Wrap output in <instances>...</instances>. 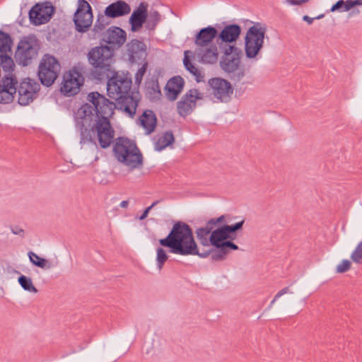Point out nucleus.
<instances>
[{
    "instance_id": "f257e3e1",
    "label": "nucleus",
    "mask_w": 362,
    "mask_h": 362,
    "mask_svg": "<svg viewBox=\"0 0 362 362\" xmlns=\"http://www.w3.org/2000/svg\"><path fill=\"white\" fill-rule=\"evenodd\" d=\"M140 92H107L108 96L119 95L117 103L110 101L100 92H88L87 100L92 103H85L74 113L76 127L80 131V143L95 142L96 134L100 146L108 148L113 142L115 130L110 119L115 108L133 117L140 98Z\"/></svg>"
},
{
    "instance_id": "f03ea898",
    "label": "nucleus",
    "mask_w": 362,
    "mask_h": 362,
    "mask_svg": "<svg viewBox=\"0 0 362 362\" xmlns=\"http://www.w3.org/2000/svg\"><path fill=\"white\" fill-rule=\"evenodd\" d=\"M158 243L162 247L169 248L170 253L182 256L199 255L192 228L182 221H175L168 235L160 239Z\"/></svg>"
},
{
    "instance_id": "7ed1b4c3",
    "label": "nucleus",
    "mask_w": 362,
    "mask_h": 362,
    "mask_svg": "<svg viewBox=\"0 0 362 362\" xmlns=\"http://www.w3.org/2000/svg\"><path fill=\"white\" fill-rule=\"evenodd\" d=\"M112 151L115 158L130 170L142 167L143 156L134 141L119 136L115 141Z\"/></svg>"
},
{
    "instance_id": "20e7f679",
    "label": "nucleus",
    "mask_w": 362,
    "mask_h": 362,
    "mask_svg": "<svg viewBox=\"0 0 362 362\" xmlns=\"http://www.w3.org/2000/svg\"><path fill=\"white\" fill-rule=\"evenodd\" d=\"M61 70V65L54 57L45 54L39 64L38 76L42 85L49 87L58 78Z\"/></svg>"
},
{
    "instance_id": "39448f33",
    "label": "nucleus",
    "mask_w": 362,
    "mask_h": 362,
    "mask_svg": "<svg viewBox=\"0 0 362 362\" xmlns=\"http://www.w3.org/2000/svg\"><path fill=\"white\" fill-rule=\"evenodd\" d=\"M265 28L257 23L249 28L245 37V53L247 57H255L264 42Z\"/></svg>"
},
{
    "instance_id": "423d86ee",
    "label": "nucleus",
    "mask_w": 362,
    "mask_h": 362,
    "mask_svg": "<svg viewBox=\"0 0 362 362\" xmlns=\"http://www.w3.org/2000/svg\"><path fill=\"white\" fill-rule=\"evenodd\" d=\"M37 50L36 40L31 37H25L18 45L15 59L18 64L28 66L37 57Z\"/></svg>"
},
{
    "instance_id": "0eeeda50",
    "label": "nucleus",
    "mask_w": 362,
    "mask_h": 362,
    "mask_svg": "<svg viewBox=\"0 0 362 362\" xmlns=\"http://www.w3.org/2000/svg\"><path fill=\"white\" fill-rule=\"evenodd\" d=\"M113 49L107 46L95 47L88 53V60L95 68L108 70L113 62Z\"/></svg>"
},
{
    "instance_id": "6e6552de",
    "label": "nucleus",
    "mask_w": 362,
    "mask_h": 362,
    "mask_svg": "<svg viewBox=\"0 0 362 362\" xmlns=\"http://www.w3.org/2000/svg\"><path fill=\"white\" fill-rule=\"evenodd\" d=\"M93 18L90 4L85 0H78V8L74 16L76 30L81 33L87 31L92 25Z\"/></svg>"
},
{
    "instance_id": "1a4fd4ad",
    "label": "nucleus",
    "mask_w": 362,
    "mask_h": 362,
    "mask_svg": "<svg viewBox=\"0 0 362 362\" xmlns=\"http://www.w3.org/2000/svg\"><path fill=\"white\" fill-rule=\"evenodd\" d=\"M212 242L214 244L211 246L214 247L215 249L202 252L199 251V255H197L201 258H206L210 255L213 261H223L226 259L230 250L239 249L238 246L232 241L215 240Z\"/></svg>"
},
{
    "instance_id": "9d476101",
    "label": "nucleus",
    "mask_w": 362,
    "mask_h": 362,
    "mask_svg": "<svg viewBox=\"0 0 362 362\" xmlns=\"http://www.w3.org/2000/svg\"><path fill=\"white\" fill-rule=\"evenodd\" d=\"M54 13V6L49 2L36 4L29 12L30 22L36 25L47 23Z\"/></svg>"
},
{
    "instance_id": "9b49d317",
    "label": "nucleus",
    "mask_w": 362,
    "mask_h": 362,
    "mask_svg": "<svg viewBox=\"0 0 362 362\" xmlns=\"http://www.w3.org/2000/svg\"><path fill=\"white\" fill-rule=\"evenodd\" d=\"M84 83V77L82 73L76 68H73L63 74L62 87L59 90H76Z\"/></svg>"
},
{
    "instance_id": "f8f14e48",
    "label": "nucleus",
    "mask_w": 362,
    "mask_h": 362,
    "mask_svg": "<svg viewBox=\"0 0 362 362\" xmlns=\"http://www.w3.org/2000/svg\"><path fill=\"white\" fill-rule=\"evenodd\" d=\"M187 92L180 101L177 103V112L180 117H186L190 115L196 107L197 100L202 98V93Z\"/></svg>"
},
{
    "instance_id": "ddd939ff",
    "label": "nucleus",
    "mask_w": 362,
    "mask_h": 362,
    "mask_svg": "<svg viewBox=\"0 0 362 362\" xmlns=\"http://www.w3.org/2000/svg\"><path fill=\"white\" fill-rule=\"evenodd\" d=\"M218 230V227L214 228L211 225H209V221H207L205 226L196 229L195 234L198 241L202 245L209 246L214 244L212 241L221 240Z\"/></svg>"
},
{
    "instance_id": "4468645a",
    "label": "nucleus",
    "mask_w": 362,
    "mask_h": 362,
    "mask_svg": "<svg viewBox=\"0 0 362 362\" xmlns=\"http://www.w3.org/2000/svg\"><path fill=\"white\" fill-rule=\"evenodd\" d=\"M148 17V4L141 2L139 6L132 12L129 18V23L131 30L133 32L139 31L144 23H146Z\"/></svg>"
},
{
    "instance_id": "2eb2a0df",
    "label": "nucleus",
    "mask_w": 362,
    "mask_h": 362,
    "mask_svg": "<svg viewBox=\"0 0 362 362\" xmlns=\"http://www.w3.org/2000/svg\"><path fill=\"white\" fill-rule=\"evenodd\" d=\"M127 40L126 32L116 26L110 28L105 35L104 41L114 47H120Z\"/></svg>"
},
{
    "instance_id": "dca6fc26",
    "label": "nucleus",
    "mask_w": 362,
    "mask_h": 362,
    "mask_svg": "<svg viewBox=\"0 0 362 362\" xmlns=\"http://www.w3.org/2000/svg\"><path fill=\"white\" fill-rule=\"evenodd\" d=\"M132 84L131 78L115 73L107 81V90H130Z\"/></svg>"
},
{
    "instance_id": "f3484780",
    "label": "nucleus",
    "mask_w": 362,
    "mask_h": 362,
    "mask_svg": "<svg viewBox=\"0 0 362 362\" xmlns=\"http://www.w3.org/2000/svg\"><path fill=\"white\" fill-rule=\"evenodd\" d=\"M194 54L200 62L205 64H215L218 59V52L216 45L196 48Z\"/></svg>"
},
{
    "instance_id": "a211bd4d",
    "label": "nucleus",
    "mask_w": 362,
    "mask_h": 362,
    "mask_svg": "<svg viewBox=\"0 0 362 362\" xmlns=\"http://www.w3.org/2000/svg\"><path fill=\"white\" fill-rule=\"evenodd\" d=\"M218 32L214 27L209 26L199 30L194 40L196 48L209 46L213 44V40L217 36Z\"/></svg>"
},
{
    "instance_id": "6ab92c4d",
    "label": "nucleus",
    "mask_w": 362,
    "mask_h": 362,
    "mask_svg": "<svg viewBox=\"0 0 362 362\" xmlns=\"http://www.w3.org/2000/svg\"><path fill=\"white\" fill-rule=\"evenodd\" d=\"M131 12L130 6L122 0H118L106 7L105 13L111 18L126 16Z\"/></svg>"
},
{
    "instance_id": "aec40b11",
    "label": "nucleus",
    "mask_w": 362,
    "mask_h": 362,
    "mask_svg": "<svg viewBox=\"0 0 362 362\" xmlns=\"http://www.w3.org/2000/svg\"><path fill=\"white\" fill-rule=\"evenodd\" d=\"M129 59L135 62L137 59H141L146 55V46L144 42L134 39L131 40L127 45Z\"/></svg>"
},
{
    "instance_id": "412c9836",
    "label": "nucleus",
    "mask_w": 362,
    "mask_h": 362,
    "mask_svg": "<svg viewBox=\"0 0 362 362\" xmlns=\"http://www.w3.org/2000/svg\"><path fill=\"white\" fill-rule=\"evenodd\" d=\"M140 125L145 129L147 134L154 132L157 118L153 110H146L139 117Z\"/></svg>"
},
{
    "instance_id": "4be33fe9",
    "label": "nucleus",
    "mask_w": 362,
    "mask_h": 362,
    "mask_svg": "<svg viewBox=\"0 0 362 362\" xmlns=\"http://www.w3.org/2000/svg\"><path fill=\"white\" fill-rule=\"evenodd\" d=\"M244 222L245 221L242 220L233 225L223 224L222 226H218V233L221 235V240L231 241L234 238L233 234L242 229Z\"/></svg>"
},
{
    "instance_id": "5701e85b",
    "label": "nucleus",
    "mask_w": 362,
    "mask_h": 362,
    "mask_svg": "<svg viewBox=\"0 0 362 362\" xmlns=\"http://www.w3.org/2000/svg\"><path fill=\"white\" fill-rule=\"evenodd\" d=\"M240 32V27L238 25H227L221 32L219 37L223 42H233L238 38Z\"/></svg>"
},
{
    "instance_id": "b1692460",
    "label": "nucleus",
    "mask_w": 362,
    "mask_h": 362,
    "mask_svg": "<svg viewBox=\"0 0 362 362\" xmlns=\"http://www.w3.org/2000/svg\"><path fill=\"white\" fill-rule=\"evenodd\" d=\"M240 63V56H228L223 57L220 62L221 67L226 72L232 73L238 70Z\"/></svg>"
},
{
    "instance_id": "393cba45",
    "label": "nucleus",
    "mask_w": 362,
    "mask_h": 362,
    "mask_svg": "<svg viewBox=\"0 0 362 362\" xmlns=\"http://www.w3.org/2000/svg\"><path fill=\"white\" fill-rule=\"evenodd\" d=\"M175 141V137L172 131H167L158 139L155 144V149L160 151L170 146Z\"/></svg>"
},
{
    "instance_id": "a878e982",
    "label": "nucleus",
    "mask_w": 362,
    "mask_h": 362,
    "mask_svg": "<svg viewBox=\"0 0 362 362\" xmlns=\"http://www.w3.org/2000/svg\"><path fill=\"white\" fill-rule=\"evenodd\" d=\"M28 255L30 262L37 267L44 269H49L53 267V264L51 262L45 258L40 257L34 252H28Z\"/></svg>"
},
{
    "instance_id": "bb28decb",
    "label": "nucleus",
    "mask_w": 362,
    "mask_h": 362,
    "mask_svg": "<svg viewBox=\"0 0 362 362\" xmlns=\"http://www.w3.org/2000/svg\"><path fill=\"white\" fill-rule=\"evenodd\" d=\"M233 92H210L206 97L213 103H228L231 98Z\"/></svg>"
},
{
    "instance_id": "cd10ccee",
    "label": "nucleus",
    "mask_w": 362,
    "mask_h": 362,
    "mask_svg": "<svg viewBox=\"0 0 362 362\" xmlns=\"http://www.w3.org/2000/svg\"><path fill=\"white\" fill-rule=\"evenodd\" d=\"M12 40L10 35L0 30V53L6 54L11 51Z\"/></svg>"
},
{
    "instance_id": "c85d7f7f",
    "label": "nucleus",
    "mask_w": 362,
    "mask_h": 362,
    "mask_svg": "<svg viewBox=\"0 0 362 362\" xmlns=\"http://www.w3.org/2000/svg\"><path fill=\"white\" fill-rule=\"evenodd\" d=\"M209 83L213 90H229L231 88L229 82L220 78H211Z\"/></svg>"
},
{
    "instance_id": "c756f323",
    "label": "nucleus",
    "mask_w": 362,
    "mask_h": 362,
    "mask_svg": "<svg viewBox=\"0 0 362 362\" xmlns=\"http://www.w3.org/2000/svg\"><path fill=\"white\" fill-rule=\"evenodd\" d=\"M109 16H107L105 13L98 14L96 22L93 27V31L95 33H100L103 31L105 28L110 24Z\"/></svg>"
},
{
    "instance_id": "7c9ffc66",
    "label": "nucleus",
    "mask_w": 362,
    "mask_h": 362,
    "mask_svg": "<svg viewBox=\"0 0 362 362\" xmlns=\"http://www.w3.org/2000/svg\"><path fill=\"white\" fill-rule=\"evenodd\" d=\"M17 83V79L14 76H6L0 82V90L6 91L10 90L11 89L16 90V85Z\"/></svg>"
},
{
    "instance_id": "2f4dec72",
    "label": "nucleus",
    "mask_w": 362,
    "mask_h": 362,
    "mask_svg": "<svg viewBox=\"0 0 362 362\" xmlns=\"http://www.w3.org/2000/svg\"><path fill=\"white\" fill-rule=\"evenodd\" d=\"M184 83V79L181 76H174L168 81L165 90H182Z\"/></svg>"
},
{
    "instance_id": "473e14b6",
    "label": "nucleus",
    "mask_w": 362,
    "mask_h": 362,
    "mask_svg": "<svg viewBox=\"0 0 362 362\" xmlns=\"http://www.w3.org/2000/svg\"><path fill=\"white\" fill-rule=\"evenodd\" d=\"M40 86L37 81L30 78H23L20 83L19 90H40Z\"/></svg>"
},
{
    "instance_id": "72a5a7b5",
    "label": "nucleus",
    "mask_w": 362,
    "mask_h": 362,
    "mask_svg": "<svg viewBox=\"0 0 362 362\" xmlns=\"http://www.w3.org/2000/svg\"><path fill=\"white\" fill-rule=\"evenodd\" d=\"M18 282L26 291L34 293H37L38 292V290L33 285L30 277L21 274L18 279Z\"/></svg>"
},
{
    "instance_id": "f704fd0d",
    "label": "nucleus",
    "mask_w": 362,
    "mask_h": 362,
    "mask_svg": "<svg viewBox=\"0 0 362 362\" xmlns=\"http://www.w3.org/2000/svg\"><path fill=\"white\" fill-rule=\"evenodd\" d=\"M18 103L19 105L25 106L32 103L36 98L38 92H18Z\"/></svg>"
},
{
    "instance_id": "c9c22d12",
    "label": "nucleus",
    "mask_w": 362,
    "mask_h": 362,
    "mask_svg": "<svg viewBox=\"0 0 362 362\" xmlns=\"http://www.w3.org/2000/svg\"><path fill=\"white\" fill-rule=\"evenodd\" d=\"M191 53L190 51L186 50L185 51V57L183 59V63L185 66V68L194 76L197 78H199L201 76V71L199 70L197 67H196L190 61L189 59V54Z\"/></svg>"
},
{
    "instance_id": "e433bc0d",
    "label": "nucleus",
    "mask_w": 362,
    "mask_h": 362,
    "mask_svg": "<svg viewBox=\"0 0 362 362\" xmlns=\"http://www.w3.org/2000/svg\"><path fill=\"white\" fill-rule=\"evenodd\" d=\"M168 255L166 251L161 247L156 249V267L157 269L160 271L164 266L165 262L168 260Z\"/></svg>"
},
{
    "instance_id": "4c0bfd02",
    "label": "nucleus",
    "mask_w": 362,
    "mask_h": 362,
    "mask_svg": "<svg viewBox=\"0 0 362 362\" xmlns=\"http://www.w3.org/2000/svg\"><path fill=\"white\" fill-rule=\"evenodd\" d=\"M0 64L5 71L11 72L14 67L13 60L8 53L0 54Z\"/></svg>"
},
{
    "instance_id": "58836bf2",
    "label": "nucleus",
    "mask_w": 362,
    "mask_h": 362,
    "mask_svg": "<svg viewBox=\"0 0 362 362\" xmlns=\"http://www.w3.org/2000/svg\"><path fill=\"white\" fill-rule=\"evenodd\" d=\"M160 16L159 13L156 11L151 12L148 14V17L146 19V28L149 30H153L158 23L160 21Z\"/></svg>"
},
{
    "instance_id": "ea45409f",
    "label": "nucleus",
    "mask_w": 362,
    "mask_h": 362,
    "mask_svg": "<svg viewBox=\"0 0 362 362\" xmlns=\"http://www.w3.org/2000/svg\"><path fill=\"white\" fill-rule=\"evenodd\" d=\"M351 260L356 264L362 263V241H361L351 254Z\"/></svg>"
},
{
    "instance_id": "a19ab883",
    "label": "nucleus",
    "mask_w": 362,
    "mask_h": 362,
    "mask_svg": "<svg viewBox=\"0 0 362 362\" xmlns=\"http://www.w3.org/2000/svg\"><path fill=\"white\" fill-rule=\"evenodd\" d=\"M17 92H0V103L8 104L13 102Z\"/></svg>"
},
{
    "instance_id": "79ce46f5",
    "label": "nucleus",
    "mask_w": 362,
    "mask_h": 362,
    "mask_svg": "<svg viewBox=\"0 0 362 362\" xmlns=\"http://www.w3.org/2000/svg\"><path fill=\"white\" fill-rule=\"evenodd\" d=\"M351 263L348 259H343L336 267V272L339 274L344 273L350 269Z\"/></svg>"
},
{
    "instance_id": "37998d69",
    "label": "nucleus",
    "mask_w": 362,
    "mask_h": 362,
    "mask_svg": "<svg viewBox=\"0 0 362 362\" xmlns=\"http://www.w3.org/2000/svg\"><path fill=\"white\" fill-rule=\"evenodd\" d=\"M78 93L79 92H54L52 96L55 99L57 103H59V99L64 98L66 97L71 98Z\"/></svg>"
},
{
    "instance_id": "c03bdc74",
    "label": "nucleus",
    "mask_w": 362,
    "mask_h": 362,
    "mask_svg": "<svg viewBox=\"0 0 362 362\" xmlns=\"http://www.w3.org/2000/svg\"><path fill=\"white\" fill-rule=\"evenodd\" d=\"M223 49H224V51H223L224 56L223 57L233 56V54H235V56H240L238 49L235 45H226L224 47Z\"/></svg>"
},
{
    "instance_id": "a18cd8bd",
    "label": "nucleus",
    "mask_w": 362,
    "mask_h": 362,
    "mask_svg": "<svg viewBox=\"0 0 362 362\" xmlns=\"http://www.w3.org/2000/svg\"><path fill=\"white\" fill-rule=\"evenodd\" d=\"M225 221H226V216L221 215V216H219L218 218H211L208 221H209V225H211L214 228H216L217 227L220 226H219L220 224L223 223L225 222Z\"/></svg>"
},
{
    "instance_id": "49530a36",
    "label": "nucleus",
    "mask_w": 362,
    "mask_h": 362,
    "mask_svg": "<svg viewBox=\"0 0 362 362\" xmlns=\"http://www.w3.org/2000/svg\"><path fill=\"white\" fill-rule=\"evenodd\" d=\"M362 5V0H347L344 1V11H347L356 6Z\"/></svg>"
},
{
    "instance_id": "de8ad7c7",
    "label": "nucleus",
    "mask_w": 362,
    "mask_h": 362,
    "mask_svg": "<svg viewBox=\"0 0 362 362\" xmlns=\"http://www.w3.org/2000/svg\"><path fill=\"white\" fill-rule=\"evenodd\" d=\"M147 97L152 103H157L161 100L162 92H147Z\"/></svg>"
},
{
    "instance_id": "09e8293b",
    "label": "nucleus",
    "mask_w": 362,
    "mask_h": 362,
    "mask_svg": "<svg viewBox=\"0 0 362 362\" xmlns=\"http://www.w3.org/2000/svg\"><path fill=\"white\" fill-rule=\"evenodd\" d=\"M146 68H147V63H145L142 65V66L139 69V71L136 74L135 79L138 83H141V81L143 78V76L146 71Z\"/></svg>"
},
{
    "instance_id": "8fccbe9b",
    "label": "nucleus",
    "mask_w": 362,
    "mask_h": 362,
    "mask_svg": "<svg viewBox=\"0 0 362 362\" xmlns=\"http://www.w3.org/2000/svg\"><path fill=\"white\" fill-rule=\"evenodd\" d=\"M159 200L155 201L152 203L151 206L147 207L142 213V214L139 216V219L140 221L144 220L148 215L149 211L159 203Z\"/></svg>"
},
{
    "instance_id": "3c124183",
    "label": "nucleus",
    "mask_w": 362,
    "mask_h": 362,
    "mask_svg": "<svg viewBox=\"0 0 362 362\" xmlns=\"http://www.w3.org/2000/svg\"><path fill=\"white\" fill-rule=\"evenodd\" d=\"M11 230L14 235H18L21 238H24L25 236V230L18 226L11 227Z\"/></svg>"
},
{
    "instance_id": "603ef678",
    "label": "nucleus",
    "mask_w": 362,
    "mask_h": 362,
    "mask_svg": "<svg viewBox=\"0 0 362 362\" xmlns=\"http://www.w3.org/2000/svg\"><path fill=\"white\" fill-rule=\"evenodd\" d=\"M181 92H166V96L170 101L175 100Z\"/></svg>"
},
{
    "instance_id": "864d4df0",
    "label": "nucleus",
    "mask_w": 362,
    "mask_h": 362,
    "mask_svg": "<svg viewBox=\"0 0 362 362\" xmlns=\"http://www.w3.org/2000/svg\"><path fill=\"white\" fill-rule=\"evenodd\" d=\"M342 6L344 7V1L339 0L332 7L331 11H334Z\"/></svg>"
},
{
    "instance_id": "5fc2aeb1",
    "label": "nucleus",
    "mask_w": 362,
    "mask_h": 362,
    "mask_svg": "<svg viewBox=\"0 0 362 362\" xmlns=\"http://www.w3.org/2000/svg\"><path fill=\"white\" fill-rule=\"evenodd\" d=\"M293 5H301L309 1V0H288Z\"/></svg>"
},
{
    "instance_id": "6e6d98bb",
    "label": "nucleus",
    "mask_w": 362,
    "mask_h": 362,
    "mask_svg": "<svg viewBox=\"0 0 362 362\" xmlns=\"http://www.w3.org/2000/svg\"><path fill=\"white\" fill-rule=\"evenodd\" d=\"M289 291V288L288 287H285L283 289H281L280 291H279L276 294V298H280L281 296L288 293Z\"/></svg>"
},
{
    "instance_id": "4d7b16f0",
    "label": "nucleus",
    "mask_w": 362,
    "mask_h": 362,
    "mask_svg": "<svg viewBox=\"0 0 362 362\" xmlns=\"http://www.w3.org/2000/svg\"><path fill=\"white\" fill-rule=\"evenodd\" d=\"M303 20L307 21L309 24H311L313 23V18H310L308 16H303Z\"/></svg>"
},
{
    "instance_id": "13d9d810",
    "label": "nucleus",
    "mask_w": 362,
    "mask_h": 362,
    "mask_svg": "<svg viewBox=\"0 0 362 362\" xmlns=\"http://www.w3.org/2000/svg\"><path fill=\"white\" fill-rule=\"evenodd\" d=\"M128 204H129V202L127 200H124V201H122L119 206L122 207V208H127L128 206Z\"/></svg>"
},
{
    "instance_id": "bf43d9fd",
    "label": "nucleus",
    "mask_w": 362,
    "mask_h": 362,
    "mask_svg": "<svg viewBox=\"0 0 362 362\" xmlns=\"http://www.w3.org/2000/svg\"><path fill=\"white\" fill-rule=\"evenodd\" d=\"M277 299L278 298H276V296H275L274 299L271 301V303L267 310H270L272 308V307L273 306V305L274 304V303L277 300Z\"/></svg>"
},
{
    "instance_id": "052dcab7",
    "label": "nucleus",
    "mask_w": 362,
    "mask_h": 362,
    "mask_svg": "<svg viewBox=\"0 0 362 362\" xmlns=\"http://www.w3.org/2000/svg\"><path fill=\"white\" fill-rule=\"evenodd\" d=\"M241 96V92H235V97L240 98Z\"/></svg>"
}]
</instances>
